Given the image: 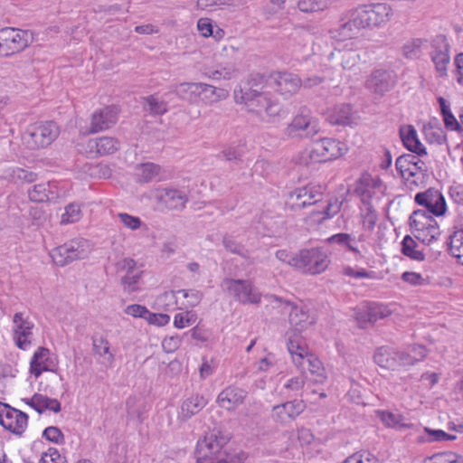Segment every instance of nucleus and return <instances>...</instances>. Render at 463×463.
<instances>
[{"instance_id":"nucleus-1","label":"nucleus","mask_w":463,"mask_h":463,"mask_svg":"<svg viewBox=\"0 0 463 463\" xmlns=\"http://www.w3.org/2000/svg\"><path fill=\"white\" fill-rule=\"evenodd\" d=\"M414 200L418 204L425 206L428 213L423 210L412 213L410 216L411 232L416 240L424 245H430L440 235L439 224L430 213L443 216L447 212L445 198L439 191L429 189L424 193L417 194Z\"/></svg>"},{"instance_id":"nucleus-2","label":"nucleus","mask_w":463,"mask_h":463,"mask_svg":"<svg viewBox=\"0 0 463 463\" xmlns=\"http://www.w3.org/2000/svg\"><path fill=\"white\" fill-rule=\"evenodd\" d=\"M234 100L243 104L248 112L256 114L261 121L273 122L281 111V105L269 91H262L260 84L249 81L234 90Z\"/></svg>"},{"instance_id":"nucleus-3","label":"nucleus","mask_w":463,"mask_h":463,"mask_svg":"<svg viewBox=\"0 0 463 463\" xmlns=\"http://www.w3.org/2000/svg\"><path fill=\"white\" fill-rule=\"evenodd\" d=\"M293 363L302 372L308 371L316 383H322L326 379V370L317 355L308 352L306 344L290 336L287 343Z\"/></svg>"},{"instance_id":"nucleus-4","label":"nucleus","mask_w":463,"mask_h":463,"mask_svg":"<svg viewBox=\"0 0 463 463\" xmlns=\"http://www.w3.org/2000/svg\"><path fill=\"white\" fill-rule=\"evenodd\" d=\"M273 302L282 308L283 313H288V322L291 328L287 332L288 341L290 336L294 339L303 341L300 333L307 330L315 324L316 319L309 314V309L302 302L296 303L289 300H284L278 296H271Z\"/></svg>"},{"instance_id":"nucleus-5","label":"nucleus","mask_w":463,"mask_h":463,"mask_svg":"<svg viewBox=\"0 0 463 463\" xmlns=\"http://www.w3.org/2000/svg\"><path fill=\"white\" fill-rule=\"evenodd\" d=\"M60 135V127L52 120L31 125L23 134L24 145L31 150L49 146Z\"/></svg>"},{"instance_id":"nucleus-6","label":"nucleus","mask_w":463,"mask_h":463,"mask_svg":"<svg viewBox=\"0 0 463 463\" xmlns=\"http://www.w3.org/2000/svg\"><path fill=\"white\" fill-rule=\"evenodd\" d=\"M90 251L91 245L88 240L75 238L52 249L50 256L56 265L64 267L74 260L87 258Z\"/></svg>"},{"instance_id":"nucleus-7","label":"nucleus","mask_w":463,"mask_h":463,"mask_svg":"<svg viewBox=\"0 0 463 463\" xmlns=\"http://www.w3.org/2000/svg\"><path fill=\"white\" fill-rule=\"evenodd\" d=\"M346 151L347 146L345 143L335 138L324 137L312 143L307 152L308 160L305 163H325L342 156Z\"/></svg>"},{"instance_id":"nucleus-8","label":"nucleus","mask_w":463,"mask_h":463,"mask_svg":"<svg viewBox=\"0 0 463 463\" xmlns=\"http://www.w3.org/2000/svg\"><path fill=\"white\" fill-rule=\"evenodd\" d=\"M297 269L307 275H318L330 264L327 252L320 247L302 249L298 251Z\"/></svg>"},{"instance_id":"nucleus-9","label":"nucleus","mask_w":463,"mask_h":463,"mask_svg":"<svg viewBox=\"0 0 463 463\" xmlns=\"http://www.w3.org/2000/svg\"><path fill=\"white\" fill-rule=\"evenodd\" d=\"M221 287L232 295L236 301L243 305L259 304L261 301V294L249 279L225 278L222 281Z\"/></svg>"},{"instance_id":"nucleus-10","label":"nucleus","mask_w":463,"mask_h":463,"mask_svg":"<svg viewBox=\"0 0 463 463\" xmlns=\"http://www.w3.org/2000/svg\"><path fill=\"white\" fill-rule=\"evenodd\" d=\"M30 38L28 31L14 27L0 29V54L11 56L24 51L29 45Z\"/></svg>"},{"instance_id":"nucleus-11","label":"nucleus","mask_w":463,"mask_h":463,"mask_svg":"<svg viewBox=\"0 0 463 463\" xmlns=\"http://www.w3.org/2000/svg\"><path fill=\"white\" fill-rule=\"evenodd\" d=\"M320 130L318 121L312 117L306 108L293 118L292 121L285 128V135L288 137H312Z\"/></svg>"},{"instance_id":"nucleus-12","label":"nucleus","mask_w":463,"mask_h":463,"mask_svg":"<svg viewBox=\"0 0 463 463\" xmlns=\"http://www.w3.org/2000/svg\"><path fill=\"white\" fill-rule=\"evenodd\" d=\"M324 190L323 186L315 184L296 188L288 194L286 205L291 211H298L316 204L322 200Z\"/></svg>"},{"instance_id":"nucleus-13","label":"nucleus","mask_w":463,"mask_h":463,"mask_svg":"<svg viewBox=\"0 0 463 463\" xmlns=\"http://www.w3.org/2000/svg\"><path fill=\"white\" fill-rule=\"evenodd\" d=\"M354 194L361 199L363 205L379 204L383 195L382 181L364 173L355 184Z\"/></svg>"},{"instance_id":"nucleus-14","label":"nucleus","mask_w":463,"mask_h":463,"mask_svg":"<svg viewBox=\"0 0 463 463\" xmlns=\"http://www.w3.org/2000/svg\"><path fill=\"white\" fill-rule=\"evenodd\" d=\"M356 11L364 28L380 26L389 21L391 15V7L383 3L362 5Z\"/></svg>"},{"instance_id":"nucleus-15","label":"nucleus","mask_w":463,"mask_h":463,"mask_svg":"<svg viewBox=\"0 0 463 463\" xmlns=\"http://www.w3.org/2000/svg\"><path fill=\"white\" fill-rule=\"evenodd\" d=\"M28 424V415L0 402V425L15 435H22Z\"/></svg>"},{"instance_id":"nucleus-16","label":"nucleus","mask_w":463,"mask_h":463,"mask_svg":"<svg viewBox=\"0 0 463 463\" xmlns=\"http://www.w3.org/2000/svg\"><path fill=\"white\" fill-rule=\"evenodd\" d=\"M155 199L162 207L175 211L184 209L188 202V196L184 191L171 187L156 189Z\"/></svg>"},{"instance_id":"nucleus-17","label":"nucleus","mask_w":463,"mask_h":463,"mask_svg":"<svg viewBox=\"0 0 463 463\" xmlns=\"http://www.w3.org/2000/svg\"><path fill=\"white\" fill-rule=\"evenodd\" d=\"M118 110L116 107L108 106L94 111L90 117L89 134L107 130L118 121Z\"/></svg>"},{"instance_id":"nucleus-18","label":"nucleus","mask_w":463,"mask_h":463,"mask_svg":"<svg viewBox=\"0 0 463 463\" xmlns=\"http://www.w3.org/2000/svg\"><path fill=\"white\" fill-rule=\"evenodd\" d=\"M14 340L18 348L26 350L32 343L33 323L24 317L22 312H17L13 317Z\"/></svg>"},{"instance_id":"nucleus-19","label":"nucleus","mask_w":463,"mask_h":463,"mask_svg":"<svg viewBox=\"0 0 463 463\" xmlns=\"http://www.w3.org/2000/svg\"><path fill=\"white\" fill-rule=\"evenodd\" d=\"M396 76L393 71L387 70H374L368 76L365 87L372 92L383 95L389 91L395 84Z\"/></svg>"},{"instance_id":"nucleus-20","label":"nucleus","mask_w":463,"mask_h":463,"mask_svg":"<svg viewBox=\"0 0 463 463\" xmlns=\"http://www.w3.org/2000/svg\"><path fill=\"white\" fill-rule=\"evenodd\" d=\"M306 409L302 400H293L275 405L272 408V417L275 421L286 424L295 420Z\"/></svg>"},{"instance_id":"nucleus-21","label":"nucleus","mask_w":463,"mask_h":463,"mask_svg":"<svg viewBox=\"0 0 463 463\" xmlns=\"http://www.w3.org/2000/svg\"><path fill=\"white\" fill-rule=\"evenodd\" d=\"M246 396V391L230 385L219 393L216 402L221 408L232 411L244 402Z\"/></svg>"},{"instance_id":"nucleus-22","label":"nucleus","mask_w":463,"mask_h":463,"mask_svg":"<svg viewBox=\"0 0 463 463\" xmlns=\"http://www.w3.org/2000/svg\"><path fill=\"white\" fill-rule=\"evenodd\" d=\"M56 365L55 360L51 357V351L46 347H38L30 362V373L36 378L43 372H52Z\"/></svg>"},{"instance_id":"nucleus-23","label":"nucleus","mask_w":463,"mask_h":463,"mask_svg":"<svg viewBox=\"0 0 463 463\" xmlns=\"http://www.w3.org/2000/svg\"><path fill=\"white\" fill-rule=\"evenodd\" d=\"M276 90L286 98L296 94L302 86L301 79L294 73L278 72L274 77Z\"/></svg>"},{"instance_id":"nucleus-24","label":"nucleus","mask_w":463,"mask_h":463,"mask_svg":"<svg viewBox=\"0 0 463 463\" xmlns=\"http://www.w3.org/2000/svg\"><path fill=\"white\" fill-rule=\"evenodd\" d=\"M356 8L350 13L347 21L342 20L337 28L330 31L333 38L344 41L351 39L355 35L361 28H364L361 20L358 19Z\"/></svg>"},{"instance_id":"nucleus-25","label":"nucleus","mask_w":463,"mask_h":463,"mask_svg":"<svg viewBox=\"0 0 463 463\" xmlns=\"http://www.w3.org/2000/svg\"><path fill=\"white\" fill-rule=\"evenodd\" d=\"M27 193L29 199L35 203L51 202L60 195L56 184L50 182L34 184Z\"/></svg>"},{"instance_id":"nucleus-26","label":"nucleus","mask_w":463,"mask_h":463,"mask_svg":"<svg viewBox=\"0 0 463 463\" xmlns=\"http://www.w3.org/2000/svg\"><path fill=\"white\" fill-rule=\"evenodd\" d=\"M373 359L379 366L394 370L401 364L402 354L395 352L392 347L381 346L376 350Z\"/></svg>"},{"instance_id":"nucleus-27","label":"nucleus","mask_w":463,"mask_h":463,"mask_svg":"<svg viewBox=\"0 0 463 463\" xmlns=\"http://www.w3.org/2000/svg\"><path fill=\"white\" fill-rule=\"evenodd\" d=\"M361 241L362 236L359 237V240H356L355 237L345 232L334 234L327 239L329 244H336L343 250L354 253L356 259L363 257L362 250L358 246V242Z\"/></svg>"},{"instance_id":"nucleus-28","label":"nucleus","mask_w":463,"mask_h":463,"mask_svg":"<svg viewBox=\"0 0 463 463\" xmlns=\"http://www.w3.org/2000/svg\"><path fill=\"white\" fill-rule=\"evenodd\" d=\"M92 349L95 354L99 356V363L106 368L112 366L115 356L110 351V344L102 335L92 336Z\"/></svg>"},{"instance_id":"nucleus-29","label":"nucleus","mask_w":463,"mask_h":463,"mask_svg":"<svg viewBox=\"0 0 463 463\" xmlns=\"http://www.w3.org/2000/svg\"><path fill=\"white\" fill-rule=\"evenodd\" d=\"M203 82H182L173 87V92L181 99L196 103L200 99Z\"/></svg>"},{"instance_id":"nucleus-30","label":"nucleus","mask_w":463,"mask_h":463,"mask_svg":"<svg viewBox=\"0 0 463 463\" xmlns=\"http://www.w3.org/2000/svg\"><path fill=\"white\" fill-rule=\"evenodd\" d=\"M327 120L332 125L348 126L353 122L352 108L349 104H339L329 109Z\"/></svg>"},{"instance_id":"nucleus-31","label":"nucleus","mask_w":463,"mask_h":463,"mask_svg":"<svg viewBox=\"0 0 463 463\" xmlns=\"http://www.w3.org/2000/svg\"><path fill=\"white\" fill-rule=\"evenodd\" d=\"M229 96V90L224 88H217L207 83H203L199 100L211 106L228 99Z\"/></svg>"},{"instance_id":"nucleus-32","label":"nucleus","mask_w":463,"mask_h":463,"mask_svg":"<svg viewBox=\"0 0 463 463\" xmlns=\"http://www.w3.org/2000/svg\"><path fill=\"white\" fill-rule=\"evenodd\" d=\"M118 141L111 137H101L89 141V147L95 149L99 156L115 153L118 149Z\"/></svg>"},{"instance_id":"nucleus-33","label":"nucleus","mask_w":463,"mask_h":463,"mask_svg":"<svg viewBox=\"0 0 463 463\" xmlns=\"http://www.w3.org/2000/svg\"><path fill=\"white\" fill-rule=\"evenodd\" d=\"M207 403L203 395L195 394L185 399L181 406V414L184 418L189 419L202 411Z\"/></svg>"},{"instance_id":"nucleus-34","label":"nucleus","mask_w":463,"mask_h":463,"mask_svg":"<svg viewBox=\"0 0 463 463\" xmlns=\"http://www.w3.org/2000/svg\"><path fill=\"white\" fill-rule=\"evenodd\" d=\"M205 442H197L195 456L197 463H226L223 455L209 450Z\"/></svg>"},{"instance_id":"nucleus-35","label":"nucleus","mask_w":463,"mask_h":463,"mask_svg":"<svg viewBox=\"0 0 463 463\" xmlns=\"http://www.w3.org/2000/svg\"><path fill=\"white\" fill-rule=\"evenodd\" d=\"M33 402L37 406L36 411L40 414L47 410L55 413L60 412L61 410V402L58 400L49 398L40 393L33 395Z\"/></svg>"},{"instance_id":"nucleus-36","label":"nucleus","mask_w":463,"mask_h":463,"mask_svg":"<svg viewBox=\"0 0 463 463\" xmlns=\"http://www.w3.org/2000/svg\"><path fill=\"white\" fill-rule=\"evenodd\" d=\"M143 109L152 116L163 115L167 111V103L159 99L156 95L143 98Z\"/></svg>"},{"instance_id":"nucleus-37","label":"nucleus","mask_w":463,"mask_h":463,"mask_svg":"<svg viewBox=\"0 0 463 463\" xmlns=\"http://www.w3.org/2000/svg\"><path fill=\"white\" fill-rule=\"evenodd\" d=\"M426 38H411L407 41V59H420L429 48Z\"/></svg>"},{"instance_id":"nucleus-38","label":"nucleus","mask_w":463,"mask_h":463,"mask_svg":"<svg viewBox=\"0 0 463 463\" xmlns=\"http://www.w3.org/2000/svg\"><path fill=\"white\" fill-rule=\"evenodd\" d=\"M407 150L416 154L419 156L427 155L426 147L420 141L416 130L411 125H407Z\"/></svg>"},{"instance_id":"nucleus-39","label":"nucleus","mask_w":463,"mask_h":463,"mask_svg":"<svg viewBox=\"0 0 463 463\" xmlns=\"http://www.w3.org/2000/svg\"><path fill=\"white\" fill-rule=\"evenodd\" d=\"M143 273H144L143 270H138L137 273L125 274L121 278L120 284H121L125 293L132 294V293L141 290L140 281H141Z\"/></svg>"},{"instance_id":"nucleus-40","label":"nucleus","mask_w":463,"mask_h":463,"mask_svg":"<svg viewBox=\"0 0 463 463\" xmlns=\"http://www.w3.org/2000/svg\"><path fill=\"white\" fill-rule=\"evenodd\" d=\"M449 252L463 265V230L455 231L449 237Z\"/></svg>"},{"instance_id":"nucleus-41","label":"nucleus","mask_w":463,"mask_h":463,"mask_svg":"<svg viewBox=\"0 0 463 463\" xmlns=\"http://www.w3.org/2000/svg\"><path fill=\"white\" fill-rule=\"evenodd\" d=\"M238 71L234 64H228L217 70H209L205 75L213 80H230L237 76Z\"/></svg>"},{"instance_id":"nucleus-42","label":"nucleus","mask_w":463,"mask_h":463,"mask_svg":"<svg viewBox=\"0 0 463 463\" xmlns=\"http://www.w3.org/2000/svg\"><path fill=\"white\" fill-rule=\"evenodd\" d=\"M336 54L341 59L342 67L345 70L354 67L360 60V55L353 48L336 50Z\"/></svg>"},{"instance_id":"nucleus-43","label":"nucleus","mask_w":463,"mask_h":463,"mask_svg":"<svg viewBox=\"0 0 463 463\" xmlns=\"http://www.w3.org/2000/svg\"><path fill=\"white\" fill-rule=\"evenodd\" d=\"M222 244L228 251L244 259H250L249 250L241 243L236 241L232 236L225 234L222 238Z\"/></svg>"},{"instance_id":"nucleus-44","label":"nucleus","mask_w":463,"mask_h":463,"mask_svg":"<svg viewBox=\"0 0 463 463\" xmlns=\"http://www.w3.org/2000/svg\"><path fill=\"white\" fill-rule=\"evenodd\" d=\"M373 324L380 319L389 317L392 313V309L388 305L378 302H367Z\"/></svg>"},{"instance_id":"nucleus-45","label":"nucleus","mask_w":463,"mask_h":463,"mask_svg":"<svg viewBox=\"0 0 463 463\" xmlns=\"http://www.w3.org/2000/svg\"><path fill=\"white\" fill-rule=\"evenodd\" d=\"M197 320V314L193 310L176 313L174 317V326L178 329L194 325Z\"/></svg>"},{"instance_id":"nucleus-46","label":"nucleus","mask_w":463,"mask_h":463,"mask_svg":"<svg viewBox=\"0 0 463 463\" xmlns=\"http://www.w3.org/2000/svg\"><path fill=\"white\" fill-rule=\"evenodd\" d=\"M377 206L378 204L363 205L361 209L364 227L369 231H372L376 224L378 219Z\"/></svg>"},{"instance_id":"nucleus-47","label":"nucleus","mask_w":463,"mask_h":463,"mask_svg":"<svg viewBox=\"0 0 463 463\" xmlns=\"http://www.w3.org/2000/svg\"><path fill=\"white\" fill-rule=\"evenodd\" d=\"M424 250V247H420L411 236L407 235V258L424 262L426 259Z\"/></svg>"},{"instance_id":"nucleus-48","label":"nucleus","mask_w":463,"mask_h":463,"mask_svg":"<svg viewBox=\"0 0 463 463\" xmlns=\"http://www.w3.org/2000/svg\"><path fill=\"white\" fill-rule=\"evenodd\" d=\"M424 135L426 140L430 144L443 145L447 141L446 133L441 128L425 127Z\"/></svg>"},{"instance_id":"nucleus-49","label":"nucleus","mask_w":463,"mask_h":463,"mask_svg":"<svg viewBox=\"0 0 463 463\" xmlns=\"http://www.w3.org/2000/svg\"><path fill=\"white\" fill-rule=\"evenodd\" d=\"M424 463H463V457L454 452H442L425 458Z\"/></svg>"},{"instance_id":"nucleus-50","label":"nucleus","mask_w":463,"mask_h":463,"mask_svg":"<svg viewBox=\"0 0 463 463\" xmlns=\"http://www.w3.org/2000/svg\"><path fill=\"white\" fill-rule=\"evenodd\" d=\"M177 293L178 291L174 290L164 292L156 298V304L165 311L175 309L177 306Z\"/></svg>"},{"instance_id":"nucleus-51","label":"nucleus","mask_w":463,"mask_h":463,"mask_svg":"<svg viewBox=\"0 0 463 463\" xmlns=\"http://www.w3.org/2000/svg\"><path fill=\"white\" fill-rule=\"evenodd\" d=\"M431 60L435 64L436 71L440 77L447 75L448 64L450 61L449 52L430 53Z\"/></svg>"},{"instance_id":"nucleus-52","label":"nucleus","mask_w":463,"mask_h":463,"mask_svg":"<svg viewBox=\"0 0 463 463\" xmlns=\"http://www.w3.org/2000/svg\"><path fill=\"white\" fill-rule=\"evenodd\" d=\"M298 7L303 13H313L326 9L327 4L325 0H299Z\"/></svg>"},{"instance_id":"nucleus-53","label":"nucleus","mask_w":463,"mask_h":463,"mask_svg":"<svg viewBox=\"0 0 463 463\" xmlns=\"http://www.w3.org/2000/svg\"><path fill=\"white\" fill-rule=\"evenodd\" d=\"M81 218L80 207L76 203H70L65 207V212L61 215V222L62 224L73 223Z\"/></svg>"},{"instance_id":"nucleus-54","label":"nucleus","mask_w":463,"mask_h":463,"mask_svg":"<svg viewBox=\"0 0 463 463\" xmlns=\"http://www.w3.org/2000/svg\"><path fill=\"white\" fill-rule=\"evenodd\" d=\"M160 173V166L154 163H146L141 165L139 180L142 183H149Z\"/></svg>"},{"instance_id":"nucleus-55","label":"nucleus","mask_w":463,"mask_h":463,"mask_svg":"<svg viewBox=\"0 0 463 463\" xmlns=\"http://www.w3.org/2000/svg\"><path fill=\"white\" fill-rule=\"evenodd\" d=\"M407 284L412 286H426L430 284V277L426 270L421 268V271L407 270Z\"/></svg>"},{"instance_id":"nucleus-56","label":"nucleus","mask_w":463,"mask_h":463,"mask_svg":"<svg viewBox=\"0 0 463 463\" xmlns=\"http://www.w3.org/2000/svg\"><path fill=\"white\" fill-rule=\"evenodd\" d=\"M355 319L361 328H365L368 324H373L368 303H363L355 311Z\"/></svg>"},{"instance_id":"nucleus-57","label":"nucleus","mask_w":463,"mask_h":463,"mask_svg":"<svg viewBox=\"0 0 463 463\" xmlns=\"http://www.w3.org/2000/svg\"><path fill=\"white\" fill-rule=\"evenodd\" d=\"M430 46L432 49L430 53L449 52V44L444 34H438L433 37L430 42Z\"/></svg>"},{"instance_id":"nucleus-58","label":"nucleus","mask_w":463,"mask_h":463,"mask_svg":"<svg viewBox=\"0 0 463 463\" xmlns=\"http://www.w3.org/2000/svg\"><path fill=\"white\" fill-rule=\"evenodd\" d=\"M117 217L124 224L125 227L136 231L142 225V221L139 217L130 215L127 213H119Z\"/></svg>"},{"instance_id":"nucleus-59","label":"nucleus","mask_w":463,"mask_h":463,"mask_svg":"<svg viewBox=\"0 0 463 463\" xmlns=\"http://www.w3.org/2000/svg\"><path fill=\"white\" fill-rule=\"evenodd\" d=\"M275 256L279 261L297 269L298 252H291L288 250H279L276 251Z\"/></svg>"},{"instance_id":"nucleus-60","label":"nucleus","mask_w":463,"mask_h":463,"mask_svg":"<svg viewBox=\"0 0 463 463\" xmlns=\"http://www.w3.org/2000/svg\"><path fill=\"white\" fill-rule=\"evenodd\" d=\"M342 204H343V201L339 200V198L334 197V198L330 199L327 202L326 206L323 210L322 213L324 214V217L322 219L323 220L330 219V218L334 217L335 214H337L340 212Z\"/></svg>"},{"instance_id":"nucleus-61","label":"nucleus","mask_w":463,"mask_h":463,"mask_svg":"<svg viewBox=\"0 0 463 463\" xmlns=\"http://www.w3.org/2000/svg\"><path fill=\"white\" fill-rule=\"evenodd\" d=\"M183 336L175 335L171 336H165L162 341V347L166 353H174L182 345Z\"/></svg>"},{"instance_id":"nucleus-62","label":"nucleus","mask_w":463,"mask_h":463,"mask_svg":"<svg viewBox=\"0 0 463 463\" xmlns=\"http://www.w3.org/2000/svg\"><path fill=\"white\" fill-rule=\"evenodd\" d=\"M40 463H67V460L57 449L50 448L42 455Z\"/></svg>"},{"instance_id":"nucleus-63","label":"nucleus","mask_w":463,"mask_h":463,"mask_svg":"<svg viewBox=\"0 0 463 463\" xmlns=\"http://www.w3.org/2000/svg\"><path fill=\"white\" fill-rule=\"evenodd\" d=\"M43 437L56 444H61L64 441V436L61 430L54 426L47 427L43 432Z\"/></svg>"},{"instance_id":"nucleus-64","label":"nucleus","mask_w":463,"mask_h":463,"mask_svg":"<svg viewBox=\"0 0 463 463\" xmlns=\"http://www.w3.org/2000/svg\"><path fill=\"white\" fill-rule=\"evenodd\" d=\"M189 332L193 339L202 343L207 342L212 335L209 329L199 324L194 326Z\"/></svg>"}]
</instances>
